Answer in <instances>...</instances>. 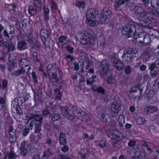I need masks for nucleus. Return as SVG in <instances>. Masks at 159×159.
I'll list each match as a JSON object with an SVG mask.
<instances>
[{"label":"nucleus","mask_w":159,"mask_h":159,"mask_svg":"<svg viewBox=\"0 0 159 159\" xmlns=\"http://www.w3.org/2000/svg\"><path fill=\"white\" fill-rule=\"evenodd\" d=\"M131 69L130 67L129 66H127L125 67L124 69L125 72L127 74H129L131 72Z\"/></svg>","instance_id":"obj_50"},{"label":"nucleus","mask_w":159,"mask_h":159,"mask_svg":"<svg viewBox=\"0 0 159 159\" xmlns=\"http://www.w3.org/2000/svg\"><path fill=\"white\" fill-rule=\"evenodd\" d=\"M67 38L66 36L62 35L58 39L59 42L61 43H63L66 39Z\"/></svg>","instance_id":"obj_53"},{"label":"nucleus","mask_w":159,"mask_h":159,"mask_svg":"<svg viewBox=\"0 0 159 159\" xmlns=\"http://www.w3.org/2000/svg\"><path fill=\"white\" fill-rule=\"evenodd\" d=\"M136 31V28L134 25L129 24L122 30L121 33L123 35H127L128 37H130L134 35Z\"/></svg>","instance_id":"obj_4"},{"label":"nucleus","mask_w":159,"mask_h":159,"mask_svg":"<svg viewBox=\"0 0 159 159\" xmlns=\"http://www.w3.org/2000/svg\"><path fill=\"white\" fill-rule=\"evenodd\" d=\"M113 134V138H112V139L116 140H119L120 137L122 135L121 133L116 130H114Z\"/></svg>","instance_id":"obj_20"},{"label":"nucleus","mask_w":159,"mask_h":159,"mask_svg":"<svg viewBox=\"0 0 159 159\" xmlns=\"http://www.w3.org/2000/svg\"><path fill=\"white\" fill-rule=\"evenodd\" d=\"M109 66L108 62L106 60H103L101 62V65L99 67L100 74L102 75H107L108 73Z\"/></svg>","instance_id":"obj_6"},{"label":"nucleus","mask_w":159,"mask_h":159,"mask_svg":"<svg viewBox=\"0 0 159 159\" xmlns=\"http://www.w3.org/2000/svg\"><path fill=\"white\" fill-rule=\"evenodd\" d=\"M61 150L63 152H66L68 151L69 148L67 145L65 144L61 148Z\"/></svg>","instance_id":"obj_60"},{"label":"nucleus","mask_w":159,"mask_h":159,"mask_svg":"<svg viewBox=\"0 0 159 159\" xmlns=\"http://www.w3.org/2000/svg\"><path fill=\"white\" fill-rule=\"evenodd\" d=\"M37 123H36V122L34 120H32L31 121L29 124V127L31 130L32 129V128L34 127Z\"/></svg>","instance_id":"obj_51"},{"label":"nucleus","mask_w":159,"mask_h":159,"mask_svg":"<svg viewBox=\"0 0 159 159\" xmlns=\"http://www.w3.org/2000/svg\"><path fill=\"white\" fill-rule=\"evenodd\" d=\"M61 118L60 115L56 114L53 115L52 116V119L53 121H56Z\"/></svg>","instance_id":"obj_38"},{"label":"nucleus","mask_w":159,"mask_h":159,"mask_svg":"<svg viewBox=\"0 0 159 159\" xmlns=\"http://www.w3.org/2000/svg\"><path fill=\"white\" fill-rule=\"evenodd\" d=\"M147 15V13L146 11H142L139 15L138 19L140 20L144 21L145 20Z\"/></svg>","instance_id":"obj_21"},{"label":"nucleus","mask_w":159,"mask_h":159,"mask_svg":"<svg viewBox=\"0 0 159 159\" xmlns=\"http://www.w3.org/2000/svg\"><path fill=\"white\" fill-rule=\"evenodd\" d=\"M25 71L24 68L21 67V69H18L15 71L14 75L15 76L23 75L25 72Z\"/></svg>","instance_id":"obj_25"},{"label":"nucleus","mask_w":159,"mask_h":159,"mask_svg":"<svg viewBox=\"0 0 159 159\" xmlns=\"http://www.w3.org/2000/svg\"><path fill=\"white\" fill-rule=\"evenodd\" d=\"M22 26L23 27H26L29 24L28 20L27 19H24L23 20L22 22Z\"/></svg>","instance_id":"obj_62"},{"label":"nucleus","mask_w":159,"mask_h":159,"mask_svg":"<svg viewBox=\"0 0 159 159\" xmlns=\"http://www.w3.org/2000/svg\"><path fill=\"white\" fill-rule=\"evenodd\" d=\"M3 36L5 37H7L9 39H12L13 38V36H9L8 32L6 30H5L3 33Z\"/></svg>","instance_id":"obj_49"},{"label":"nucleus","mask_w":159,"mask_h":159,"mask_svg":"<svg viewBox=\"0 0 159 159\" xmlns=\"http://www.w3.org/2000/svg\"><path fill=\"white\" fill-rule=\"evenodd\" d=\"M113 59H114L113 65L117 70H120L124 68L123 64L121 61L119 60L117 55H115Z\"/></svg>","instance_id":"obj_10"},{"label":"nucleus","mask_w":159,"mask_h":159,"mask_svg":"<svg viewBox=\"0 0 159 159\" xmlns=\"http://www.w3.org/2000/svg\"><path fill=\"white\" fill-rule=\"evenodd\" d=\"M98 45L100 47H103L106 45L105 42V40L104 39L99 41L98 43Z\"/></svg>","instance_id":"obj_46"},{"label":"nucleus","mask_w":159,"mask_h":159,"mask_svg":"<svg viewBox=\"0 0 159 159\" xmlns=\"http://www.w3.org/2000/svg\"><path fill=\"white\" fill-rule=\"evenodd\" d=\"M120 107V104L115 102L111 105V109L112 112L115 113L118 111Z\"/></svg>","instance_id":"obj_17"},{"label":"nucleus","mask_w":159,"mask_h":159,"mask_svg":"<svg viewBox=\"0 0 159 159\" xmlns=\"http://www.w3.org/2000/svg\"><path fill=\"white\" fill-rule=\"evenodd\" d=\"M19 102L17 98H16L12 102L11 106L13 107L17 108V107L19 105Z\"/></svg>","instance_id":"obj_42"},{"label":"nucleus","mask_w":159,"mask_h":159,"mask_svg":"<svg viewBox=\"0 0 159 159\" xmlns=\"http://www.w3.org/2000/svg\"><path fill=\"white\" fill-rule=\"evenodd\" d=\"M31 75L32 76L33 81L35 84H36L38 83V81L37 78V76L36 75L35 73L34 72H32V73Z\"/></svg>","instance_id":"obj_45"},{"label":"nucleus","mask_w":159,"mask_h":159,"mask_svg":"<svg viewBox=\"0 0 159 159\" xmlns=\"http://www.w3.org/2000/svg\"><path fill=\"white\" fill-rule=\"evenodd\" d=\"M114 130L109 129L107 130V135L111 139H112V138H113V134L114 133Z\"/></svg>","instance_id":"obj_52"},{"label":"nucleus","mask_w":159,"mask_h":159,"mask_svg":"<svg viewBox=\"0 0 159 159\" xmlns=\"http://www.w3.org/2000/svg\"><path fill=\"white\" fill-rule=\"evenodd\" d=\"M158 0H151V5L153 8H157L159 6V3L158 2Z\"/></svg>","instance_id":"obj_37"},{"label":"nucleus","mask_w":159,"mask_h":159,"mask_svg":"<svg viewBox=\"0 0 159 159\" xmlns=\"http://www.w3.org/2000/svg\"><path fill=\"white\" fill-rule=\"evenodd\" d=\"M58 159H73L71 157H67L66 156H63L61 155H59L58 157Z\"/></svg>","instance_id":"obj_58"},{"label":"nucleus","mask_w":159,"mask_h":159,"mask_svg":"<svg viewBox=\"0 0 159 159\" xmlns=\"http://www.w3.org/2000/svg\"><path fill=\"white\" fill-rule=\"evenodd\" d=\"M26 143L25 141H23L20 145V153L22 156H25L28 153V150L26 147Z\"/></svg>","instance_id":"obj_13"},{"label":"nucleus","mask_w":159,"mask_h":159,"mask_svg":"<svg viewBox=\"0 0 159 159\" xmlns=\"http://www.w3.org/2000/svg\"><path fill=\"white\" fill-rule=\"evenodd\" d=\"M96 91L99 93H101L102 94H104L105 90L103 88L101 87H98Z\"/></svg>","instance_id":"obj_57"},{"label":"nucleus","mask_w":159,"mask_h":159,"mask_svg":"<svg viewBox=\"0 0 159 159\" xmlns=\"http://www.w3.org/2000/svg\"><path fill=\"white\" fill-rule=\"evenodd\" d=\"M29 13L31 15H34L36 13V10L32 6H30L29 8Z\"/></svg>","instance_id":"obj_36"},{"label":"nucleus","mask_w":159,"mask_h":159,"mask_svg":"<svg viewBox=\"0 0 159 159\" xmlns=\"http://www.w3.org/2000/svg\"><path fill=\"white\" fill-rule=\"evenodd\" d=\"M73 44L72 43L70 42L67 43H65L63 45V48H66L67 50H73Z\"/></svg>","instance_id":"obj_29"},{"label":"nucleus","mask_w":159,"mask_h":159,"mask_svg":"<svg viewBox=\"0 0 159 159\" xmlns=\"http://www.w3.org/2000/svg\"><path fill=\"white\" fill-rule=\"evenodd\" d=\"M85 62L87 64V65L86 66V69L88 70L92 65L93 63L91 60L87 59H86Z\"/></svg>","instance_id":"obj_54"},{"label":"nucleus","mask_w":159,"mask_h":159,"mask_svg":"<svg viewBox=\"0 0 159 159\" xmlns=\"http://www.w3.org/2000/svg\"><path fill=\"white\" fill-rule=\"evenodd\" d=\"M100 119L101 121L105 123H106L107 122V117L106 116V115L104 113L102 114L101 115Z\"/></svg>","instance_id":"obj_47"},{"label":"nucleus","mask_w":159,"mask_h":159,"mask_svg":"<svg viewBox=\"0 0 159 159\" xmlns=\"http://www.w3.org/2000/svg\"><path fill=\"white\" fill-rule=\"evenodd\" d=\"M34 5L35 7L40 8L41 7V0H35Z\"/></svg>","instance_id":"obj_40"},{"label":"nucleus","mask_w":159,"mask_h":159,"mask_svg":"<svg viewBox=\"0 0 159 159\" xmlns=\"http://www.w3.org/2000/svg\"><path fill=\"white\" fill-rule=\"evenodd\" d=\"M133 11L136 14H138L142 10V8L139 6H135L133 9Z\"/></svg>","instance_id":"obj_39"},{"label":"nucleus","mask_w":159,"mask_h":159,"mask_svg":"<svg viewBox=\"0 0 159 159\" xmlns=\"http://www.w3.org/2000/svg\"><path fill=\"white\" fill-rule=\"evenodd\" d=\"M152 53L151 50H145L143 52V57L147 59H149L152 56Z\"/></svg>","instance_id":"obj_31"},{"label":"nucleus","mask_w":159,"mask_h":159,"mask_svg":"<svg viewBox=\"0 0 159 159\" xmlns=\"http://www.w3.org/2000/svg\"><path fill=\"white\" fill-rule=\"evenodd\" d=\"M41 38H46L49 37V31L47 30L43 29L41 30L40 32Z\"/></svg>","instance_id":"obj_27"},{"label":"nucleus","mask_w":159,"mask_h":159,"mask_svg":"<svg viewBox=\"0 0 159 159\" xmlns=\"http://www.w3.org/2000/svg\"><path fill=\"white\" fill-rule=\"evenodd\" d=\"M16 140V136H10L9 138V141L11 143H14Z\"/></svg>","instance_id":"obj_63"},{"label":"nucleus","mask_w":159,"mask_h":159,"mask_svg":"<svg viewBox=\"0 0 159 159\" xmlns=\"http://www.w3.org/2000/svg\"><path fill=\"white\" fill-rule=\"evenodd\" d=\"M41 39L44 46L46 48L49 46L50 39L49 37L46 38L42 37L41 38Z\"/></svg>","instance_id":"obj_22"},{"label":"nucleus","mask_w":159,"mask_h":159,"mask_svg":"<svg viewBox=\"0 0 159 159\" xmlns=\"http://www.w3.org/2000/svg\"><path fill=\"white\" fill-rule=\"evenodd\" d=\"M98 145L100 146V148H104L106 145V141L104 140H102L98 144Z\"/></svg>","instance_id":"obj_59"},{"label":"nucleus","mask_w":159,"mask_h":159,"mask_svg":"<svg viewBox=\"0 0 159 159\" xmlns=\"http://www.w3.org/2000/svg\"><path fill=\"white\" fill-rule=\"evenodd\" d=\"M137 50H124L123 56L125 58H134L136 57Z\"/></svg>","instance_id":"obj_11"},{"label":"nucleus","mask_w":159,"mask_h":159,"mask_svg":"<svg viewBox=\"0 0 159 159\" xmlns=\"http://www.w3.org/2000/svg\"><path fill=\"white\" fill-rule=\"evenodd\" d=\"M118 121L120 127L123 126L125 123L124 116L123 115L120 116L119 117Z\"/></svg>","instance_id":"obj_30"},{"label":"nucleus","mask_w":159,"mask_h":159,"mask_svg":"<svg viewBox=\"0 0 159 159\" xmlns=\"http://www.w3.org/2000/svg\"><path fill=\"white\" fill-rule=\"evenodd\" d=\"M47 70L50 81L54 84H57L62 76V73L57 67L55 64H51L47 66Z\"/></svg>","instance_id":"obj_1"},{"label":"nucleus","mask_w":159,"mask_h":159,"mask_svg":"<svg viewBox=\"0 0 159 159\" xmlns=\"http://www.w3.org/2000/svg\"><path fill=\"white\" fill-rule=\"evenodd\" d=\"M115 5L116 7H119L122 4H124L125 3L124 0H116Z\"/></svg>","instance_id":"obj_41"},{"label":"nucleus","mask_w":159,"mask_h":159,"mask_svg":"<svg viewBox=\"0 0 159 159\" xmlns=\"http://www.w3.org/2000/svg\"><path fill=\"white\" fill-rule=\"evenodd\" d=\"M47 106L50 109V110H52L53 109L54 111V113L56 112V109L54 108V107L53 105V104L51 102H48L47 104Z\"/></svg>","instance_id":"obj_48"},{"label":"nucleus","mask_w":159,"mask_h":159,"mask_svg":"<svg viewBox=\"0 0 159 159\" xmlns=\"http://www.w3.org/2000/svg\"><path fill=\"white\" fill-rule=\"evenodd\" d=\"M157 110L156 106H149L146 107L144 109V112L147 114L153 113Z\"/></svg>","instance_id":"obj_14"},{"label":"nucleus","mask_w":159,"mask_h":159,"mask_svg":"<svg viewBox=\"0 0 159 159\" xmlns=\"http://www.w3.org/2000/svg\"><path fill=\"white\" fill-rule=\"evenodd\" d=\"M9 134L10 136H16V131L14 129L12 126H10L9 128Z\"/></svg>","instance_id":"obj_34"},{"label":"nucleus","mask_w":159,"mask_h":159,"mask_svg":"<svg viewBox=\"0 0 159 159\" xmlns=\"http://www.w3.org/2000/svg\"><path fill=\"white\" fill-rule=\"evenodd\" d=\"M136 38V42L143 43L144 45L148 44L151 41L149 37L143 34H139Z\"/></svg>","instance_id":"obj_7"},{"label":"nucleus","mask_w":159,"mask_h":159,"mask_svg":"<svg viewBox=\"0 0 159 159\" xmlns=\"http://www.w3.org/2000/svg\"><path fill=\"white\" fill-rule=\"evenodd\" d=\"M37 140L36 136L34 134H31L30 137V141L32 143H35Z\"/></svg>","instance_id":"obj_44"},{"label":"nucleus","mask_w":159,"mask_h":159,"mask_svg":"<svg viewBox=\"0 0 159 159\" xmlns=\"http://www.w3.org/2000/svg\"><path fill=\"white\" fill-rule=\"evenodd\" d=\"M20 66L21 67L24 68L25 67H27L26 68L27 70V72H26L27 75H30V73L29 72V70L30 69V62L27 59H22L19 61Z\"/></svg>","instance_id":"obj_8"},{"label":"nucleus","mask_w":159,"mask_h":159,"mask_svg":"<svg viewBox=\"0 0 159 159\" xmlns=\"http://www.w3.org/2000/svg\"><path fill=\"white\" fill-rule=\"evenodd\" d=\"M114 81V79L112 76H109L107 80V82L108 84H113Z\"/></svg>","instance_id":"obj_55"},{"label":"nucleus","mask_w":159,"mask_h":159,"mask_svg":"<svg viewBox=\"0 0 159 159\" xmlns=\"http://www.w3.org/2000/svg\"><path fill=\"white\" fill-rule=\"evenodd\" d=\"M59 141L60 144L65 145L67 143L66 135L65 134L61 133L59 136Z\"/></svg>","instance_id":"obj_16"},{"label":"nucleus","mask_w":159,"mask_h":159,"mask_svg":"<svg viewBox=\"0 0 159 159\" xmlns=\"http://www.w3.org/2000/svg\"><path fill=\"white\" fill-rule=\"evenodd\" d=\"M33 37L31 34H29V35L24 36L23 39L24 40L28 41L30 43H32L33 42Z\"/></svg>","instance_id":"obj_32"},{"label":"nucleus","mask_w":159,"mask_h":159,"mask_svg":"<svg viewBox=\"0 0 159 159\" xmlns=\"http://www.w3.org/2000/svg\"><path fill=\"white\" fill-rule=\"evenodd\" d=\"M17 157V155L13 150H11L7 152V155L3 159H16Z\"/></svg>","instance_id":"obj_15"},{"label":"nucleus","mask_w":159,"mask_h":159,"mask_svg":"<svg viewBox=\"0 0 159 159\" xmlns=\"http://www.w3.org/2000/svg\"><path fill=\"white\" fill-rule=\"evenodd\" d=\"M137 123L139 125H142L144 124L146 122V120L144 118L142 117H139L136 120Z\"/></svg>","instance_id":"obj_35"},{"label":"nucleus","mask_w":159,"mask_h":159,"mask_svg":"<svg viewBox=\"0 0 159 159\" xmlns=\"http://www.w3.org/2000/svg\"><path fill=\"white\" fill-rule=\"evenodd\" d=\"M33 119L36 121L39 122V123H42L43 118L42 116L40 114H30L28 118V120Z\"/></svg>","instance_id":"obj_12"},{"label":"nucleus","mask_w":159,"mask_h":159,"mask_svg":"<svg viewBox=\"0 0 159 159\" xmlns=\"http://www.w3.org/2000/svg\"><path fill=\"white\" fill-rule=\"evenodd\" d=\"M76 38L80 43L85 45L89 43L93 44V42L97 39V36L93 32L88 33L85 30L78 32L76 35Z\"/></svg>","instance_id":"obj_2"},{"label":"nucleus","mask_w":159,"mask_h":159,"mask_svg":"<svg viewBox=\"0 0 159 159\" xmlns=\"http://www.w3.org/2000/svg\"><path fill=\"white\" fill-rule=\"evenodd\" d=\"M52 152L50 148H48L44 151L43 153L42 157L48 158L52 155Z\"/></svg>","instance_id":"obj_18"},{"label":"nucleus","mask_w":159,"mask_h":159,"mask_svg":"<svg viewBox=\"0 0 159 159\" xmlns=\"http://www.w3.org/2000/svg\"><path fill=\"white\" fill-rule=\"evenodd\" d=\"M29 128H25L23 130L22 135L24 136H25L29 133Z\"/></svg>","instance_id":"obj_64"},{"label":"nucleus","mask_w":159,"mask_h":159,"mask_svg":"<svg viewBox=\"0 0 159 159\" xmlns=\"http://www.w3.org/2000/svg\"><path fill=\"white\" fill-rule=\"evenodd\" d=\"M60 109L61 111L62 115L65 117L69 113L68 112V107L67 106L65 107L61 106L60 107Z\"/></svg>","instance_id":"obj_24"},{"label":"nucleus","mask_w":159,"mask_h":159,"mask_svg":"<svg viewBox=\"0 0 159 159\" xmlns=\"http://www.w3.org/2000/svg\"><path fill=\"white\" fill-rule=\"evenodd\" d=\"M111 14V11L108 8H104L101 13V16L99 19L100 22L102 23L106 22L110 17Z\"/></svg>","instance_id":"obj_5"},{"label":"nucleus","mask_w":159,"mask_h":159,"mask_svg":"<svg viewBox=\"0 0 159 159\" xmlns=\"http://www.w3.org/2000/svg\"><path fill=\"white\" fill-rule=\"evenodd\" d=\"M72 110L73 114L76 117L81 120L86 121L87 116L85 113L80 108L74 105L72 108Z\"/></svg>","instance_id":"obj_3"},{"label":"nucleus","mask_w":159,"mask_h":159,"mask_svg":"<svg viewBox=\"0 0 159 159\" xmlns=\"http://www.w3.org/2000/svg\"><path fill=\"white\" fill-rule=\"evenodd\" d=\"M143 156L141 154L140 151H137L134 153V156H133L130 159H142Z\"/></svg>","instance_id":"obj_26"},{"label":"nucleus","mask_w":159,"mask_h":159,"mask_svg":"<svg viewBox=\"0 0 159 159\" xmlns=\"http://www.w3.org/2000/svg\"><path fill=\"white\" fill-rule=\"evenodd\" d=\"M94 19H91L86 20V22L91 26H96L98 25V22L97 20H95Z\"/></svg>","instance_id":"obj_19"},{"label":"nucleus","mask_w":159,"mask_h":159,"mask_svg":"<svg viewBox=\"0 0 159 159\" xmlns=\"http://www.w3.org/2000/svg\"><path fill=\"white\" fill-rule=\"evenodd\" d=\"M25 42L23 41L18 42L17 45L18 48L19 49L22 48L23 49L27 48L25 47Z\"/></svg>","instance_id":"obj_33"},{"label":"nucleus","mask_w":159,"mask_h":159,"mask_svg":"<svg viewBox=\"0 0 159 159\" xmlns=\"http://www.w3.org/2000/svg\"><path fill=\"white\" fill-rule=\"evenodd\" d=\"M54 114V111L53 109L52 110L44 109L42 111V114L44 116H47L49 114L51 115Z\"/></svg>","instance_id":"obj_23"},{"label":"nucleus","mask_w":159,"mask_h":159,"mask_svg":"<svg viewBox=\"0 0 159 159\" xmlns=\"http://www.w3.org/2000/svg\"><path fill=\"white\" fill-rule=\"evenodd\" d=\"M9 50H14L15 49V46L11 42H9L7 46Z\"/></svg>","instance_id":"obj_56"},{"label":"nucleus","mask_w":159,"mask_h":159,"mask_svg":"<svg viewBox=\"0 0 159 159\" xmlns=\"http://www.w3.org/2000/svg\"><path fill=\"white\" fill-rule=\"evenodd\" d=\"M42 123L41 122L37 123L35 126L34 132L35 133H39L41 130V126Z\"/></svg>","instance_id":"obj_28"},{"label":"nucleus","mask_w":159,"mask_h":159,"mask_svg":"<svg viewBox=\"0 0 159 159\" xmlns=\"http://www.w3.org/2000/svg\"><path fill=\"white\" fill-rule=\"evenodd\" d=\"M65 117L70 120H73L75 119L74 117L69 113Z\"/></svg>","instance_id":"obj_61"},{"label":"nucleus","mask_w":159,"mask_h":159,"mask_svg":"<svg viewBox=\"0 0 159 159\" xmlns=\"http://www.w3.org/2000/svg\"><path fill=\"white\" fill-rule=\"evenodd\" d=\"M98 12L94 8L89 9L86 11V20L91 19H95L98 17Z\"/></svg>","instance_id":"obj_9"},{"label":"nucleus","mask_w":159,"mask_h":159,"mask_svg":"<svg viewBox=\"0 0 159 159\" xmlns=\"http://www.w3.org/2000/svg\"><path fill=\"white\" fill-rule=\"evenodd\" d=\"M85 5V3L84 1H79L76 4V6L80 8H84Z\"/></svg>","instance_id":"obj_43"}]
</instances>
